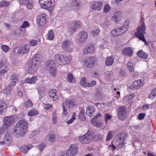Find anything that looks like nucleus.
<instances>
[{"mask_svg":"<svg viewBox=\"0 0 156 156\" xmlns=\"http://www.w3.org/2000/svg\"><path fill=\"white\" fill-rule=\"evenodd\" d=\"M41 61L40 55L37 54L34 55L33 58L32 63L27 64L25 67L27 72L31 74H34L37 71Z\"/></svg>","mask_w":156,"mask_h":156,"instance_id":"1","label":"nucleus"},{"mask_svg":"<svg viewBox=\"0 0 156 156\" xmlns=\"http://www.w3.org/2000/svg\"><path fill=\"white\" fill-rule=\"evenodd\" d=\"M28 129L27 123L23 120L20 121L14 126L13 131L15 135L21 136H24L27 133Z\"/></svg>","mask_w":156,"mask_h":156,"instance_id":"2","label":"nucleus"},{"mask_svg":"<svg viewBox=\"0 0 156 156\" xmlns=\"http://www.w3.org/2000/svg\"><path fill=\"white\" fill-rule=\"evenodd\" d=\"M144 18H141V25L140 26L137 30V31L135 34L137 37H138L140 40L144 42L145 44H147V41L145 39L144 34L145 33V31L146 29V26L144 22Z\"/></svg>","mask_w":156,"mask_h":156,"instance_id":"3","label":"nucleus"},{"mask_svg":"<svg viewBox=\"0 0 156 156\" xmlns=\"http://www.w3.org/2000/svg\"><path fill=\"white\" fill-rule=\"evenodd\" d=\"M54 58L58 61L60 65L65 66L69 64V61L72 59V57L70 55L66 56L65 55L57 54L55 55Z\"/></svg>","mask_w":156,"mask_h":156,"instance_id":"4","label":"nucleus"},{"mask_svg":"<svg viewBox=\"0 0 156 156\" xmlns=\"http://www.w3.org/2000/svg\"><path fill=\"white\" fill-rule=\"evenodd\" d=\"M129 21H126L121 27L116 28L113 30L111 33L114 36H119L126 31L129 28Z\"/></svg>","mask_w":156,"mask_h":156,"instance_id":"5","label":"nucleus"},{"mask_svg":"<svg viewBox=\"0 0 156 156\" xmlns=\"http://www.w3.org/2000/svg\"><path fill=\"white\" fill-rule=\"evenodd\" d=\"M41 7L49 11L52 10L55 5L54 0H39Z\"/></svg>","mask_w":156,"mask_h":156,"instance_id":"6","label":"nucleus"},{"mask_svg":"<svg viewBox=\"0 0 156 156\" xmlns=\"http://www.w3.org/2000/svg\"><path fill=\"white\" fill-rule=\"evenodd\" d=\"M56 65V62L55 60L50 59L47 61L45 63V68L48 70L52 71L51 72L50 75L53 77L55 76V67Z\"/></svg>","mask_w":156,"mask_h":156,"instance_id":"7","label":"nucleus"},{"mask_svg":"<svg viewBox=\"0 0 156 156\" xmlns=\"http://www.w3.org/2000/svg\"><path fill=\"white\" fill-rule=\"evenodd\" d=\"M126 134L125 133H121L118 135L117 137L116 143L118 144L117 147L120 149L124 147L126 143Z\"/></svg>","mask_w":156,"mask_h":156,"instance_id":"8","label":"nucleus"},{"mask_svg":"<svg viewBox=\"0 0 156 156\" xmlns=\"http://www.w3.org/2000/svg\"><path fill=\"white\" fill-rule=\"evenodd\" d=\"M96 60V59L95 57H88L83 59L82 64L85 66L91 68L95 65Z\"/></svg>","mask_w":156,"mask_h":156,"instance_id":"9","label":"nucleus"},{"mask_svg":"<svg viewBox=\"0 0 156 156\" xmlns=\"http://www.w3.org/2000/svg\"><path fill=\"white\" fill-rule=\"evenodd\" d=\"M47 15L45 13H42L38 15L36 17V23L38 26H44L46 22Z\"/></svg>","mask_w":156,"mask_h":156,"instance_id":"10","label":"nucleus"},{"mask_svg":"<svg viewBox=\"0 0 156 156\" xmlns=\"http://www.w3.org/2000/svg\"><path fill=\"white\" fill-rule=\"evenodd\" d=\"M73 44L71 41L66 39L62 43L61 47L65 51L71 52L72 51Z\"/></svg>","mask_w":156,"mask_h":156,"instance_id":"11","label":"nucleus"},{"mask_svg":"<svg viewBox=\"0 0 156 156\" xmlns=\"http://www.w3.org/2000/svg\"><path fill=\"white\" fill-rule=\"evenodd\" d=\"M78 153V149L76 146L71 144L66 151V156H74Z\"/></svg>","mask_w":156,"mask_h":156,"instance_id":"12","label":"nucleus"},{"mask_svg":"<svg viewBox=\"0 0 156 156\" xmlns=\"http://www.w3.org/2000/svg\"><path fill=\"white\" fill-rule=\"evenodd\" d=\"M145 83L144 80H138L135 81L133 85L129 87L131 90H136L142 87L144 85Z\"/></svg>","mask_w":156,"mask_h":156,"instance_id":"13","label":"nucleus"},{"mask_svg":"<svg viewBox=\"0 0 156 156\" xmlns=\"http://www.w3.org/2000/svg\"><path fill=\"white\" fill-rule=\"evenodd\" d=\"M14 118L11 116H7L4 119V123L1 127L5 130L7 129L9 126L12 124Z\"/></svg>","mask_w":156,"mask_h":156,"instance_id":"14","label":"nucleus"},{"mask_svg":"<svg viewBox=\"0 0 156 156\" xmlns=\"http://www.w3.org/2000/svg\"><path fill=\"white\" fill-rule=\"evenodd\" d=\"M87 33L85 31H81L78 34V40L80 43H83L86 41L88 39Z\"/></svg>","mask_w":156,"mask_h":156,"instance_id":"15","label":"nucleus"},{"mask_svg":"<svg viewBox=\"0 0 156 156\" xmlns=\"http://www.w3.org/2000/svg\"><path fill=\"white\" fill-rule=\"evenodd\" d=\"M96 82L95 80H93L89 83L86 80V79L85 77H82L81 79L80 84L82 87H91L96 84Z\"/></svg>","mask_w":156,"mask_h":156,"instance_id":"16","label":"nucleus"},{"mask_svg":"<svg viewBox=\"0 0 156 156\" xmlns=\"http://www.w3.org/2000/svg\"><path fill=\"white\" fill-rule=\"evenodd\" d=\"M103 5V2H95L91 5L90 8L93 11H99L101 9Z\"/></svg>","mask_w":156,"mask_h":156,"instance_id":"17","label":"nucleus"},{"mask_svg":"<svg viewBox=\"0 0 156 156\" xmlns=\"http://www.w3.org/2000/svg\"><path fill=\"white\" fill-rule=\"evenodd\" d=\"M92 138V134H87L79 137V139L81 143L86 144L89 142Z\"/></svg>","mask_w":156,"mask_h":156,"instance_id":"18","label":"nucleus"},{"mask_svg":"<svg viewBox=\"0 0 156 156\" xmlns=\"http://www.w3.org/2000/svg\"><path fill=\"white\" fill-rule=\"evenodd\" d=\"M11 143V136L9 133H6L5 135L3 141H0V145L4 144L6 145H10Z\"/></svg>","mask_w":156,"mask_h":156,"instance_id":"19","label":"nucleus"},{"mask_svg":"<svg viewBox=\"0 0 156 156\" xmlns=\"http://www.w3.org/2000/svg\"><path fill=\"white\" fill-rule=\"evenodd\" d=\"M30 48L27 44H25L24 46L21 47L20 49L17 48H16L14 50V53H16V51L17 50V53L18 54H24L26 53H27L29 51Z\"/></svg>","mask_w":156,"mask_h":156,"instance_id":"20","label":"nucleus"},{"mask_svg":"<svg viewBox=\"0 0 156 156\" xmlns=\"http://www.w3.org/2000/svg\"><path fill=\"white\" fill-rule=\"evenodd\" d=\"M95 48L92 44L87 45L83 48V51L85 54L89 53H92L95 51Z\"/></svg>","mask_w":156,"mask_h":156,"instance_id":"21","label":"nucleus"},{"mask_svg":"<svg viewBox=\"0 0 156 156\" xmlns=\"http://www.w3.org/2000/svg\"><path fill=\"white\" fill-rule=\"evenodd\" d=\"M126 115V108L125 107L120 108L118 112V116L119 119L121 120H123Z\"/></svg>","mask_w":156,"mask_h":156,"instance_id":"22","label":"nucleus"},{"mask_svg":"<svg viewBox=\"0 0 156 156\" xmlns=\"http://www.w3.org/2000/svg\"><path fill=\"white\" fill-rule=\"evenodd\" d=\"M122 16V12L120 11H118L115 13L114 16L112 17V19L115 21L118 22L121 20Z\"/></svg>","mask_w":156,"mask_h":156,"instance_id":"23","label":"nucleus"},{"mask_svg":"<svg viewBox=\"0 0 156 156\" xmlns=\"http://www.w3.org/2000/svg\"><path fill=\"white\" fill-rule=\"evenodd\" d=\"M122 52L123 54L129 56H131L133 54V50L131 47H127L124 48Z\"/></svg>","mask_w":156,"mask_h":156,"instance_id":"24","label":"nucleus"},{"mask_svg":"<svg viewBox=\"0 0 156 156\" xmlns=\"http://www.w3.org/2000/svg\"><path fill=\"white\" fill-rule=\"evenodd\" d=\"M80 0H72L71 3V8L74 10L78 9L80 5Z\"/></svg>","mask_w":156,"mask_h":156,"instance_id":"25","label":"nucleus"},{"mask_svg":"<svg viewBox=\"0 0 156 156\" xmlns=\"http://www.w3.org/2000/svg\"><path fill=\"white\" fill-rule=\"evenodd\" d=\"M56 90L54 89L50 90L48 93L49 97L52 98L54 101H56L58 98V96L56 94Z\"/></svg>","mask_w":156,"mask_h":156,"instance_id":"26","label":"nucleus"},{"mask_svg":"<svg viewBox=\"0 0 156 156\" xmlns=\"http://www.w3.org/2000/svg\"><path fill=\"white\" fill-rule=\"evenodd\" d=\"M37 77L35 76H33L32 78H27L24 80V82L29 84H34L37 80Z\"/></svg>","mask_w":156,"mask_h":156,"instance_id":"27","label":"nucleus"},{"mask_svg":"<svg viewBox=\"0 0 156 156\" xmlns=\"http://www.w3.org/2000/svg\"><path fill=\"white\" fill-rule=\"evenodd\" d=\"M75 100L72 99L71 100H67L65 101L66 106L70 108H72L75 106Z\"/></svg>","mask_w":156,"mask_h":156,"instance_id":"28","label":"nucleus"},{"mask_svg":"<svg viewBox=\"0 0 156 156\" xmlns=\"http://www.w3.org/2000/svg\"><path fill=\"white\" fill-rule=\"evenodd\" d=\"M95 109L94 107L92 105H90L88 107L86 110V114L89 116H91L94 114Z\"/></svg>","mask_w":156,"mask_h":156,"instance_id":"29","label":"nucleus"},{"mask_svg":"<svg viewBox=\"0 0 156 156\" xmlns=\"http://www.w3.org/2000/svg\"><path fill=\"white\" fill-rule=\"evenodd\" d=\"M7 110L6 104L2 101H0V114L6 111Z\"/></svg>","mask_w":156,"mask_h":156,"instance_id":"30","label":"nucleus"},{"mask_svg":"<svg viewBox=\"0 0 156 156\" xmlns=\"http://www.w3.org/2000/svg\"><path fill=\"white\" fill-rule=\"evenodd\" d=\"M33 147V146L31 144L29 145L28 146L24 145L20 147V150L22 152L25 153Z\"/></svg>","mask_w":156,"mask_h":156,"instance_id":"31","label":"nucleus"},{"mask_svg":"<svg viewBox=\"0 0 156 156\" xmlns=\"http://www.w3.org/2000/svg\"><path fill=\"white\" fill-rule=\"evenodd\" d=\"M137 54L139 57L143 59H146L148 57L147 54L142 50H140L139 51Z\"/></svg>","mask_w":156,"mask_h":156,"instance_id":"32","label":"nucleus"},{"mask_svg":"<svg viewBox=\"0 0 156 156\" xmlns=\"http://www.w3.org/2000/svg\"><path fill=\"white\" fill-rule=\"evenodd\" d=\"M45 91V87H44L43 86L41 87H39L38 89V92L40 95L39 99L40 100H41V99L42 97L44 95Z\"/></svg>","mask_w":156,"mask_h":156,"instance_id":"33","label":"nucleus"},{"mask_svg":"<svg viewBox=\"0 0 156 156\" xmlns=\"http://www.w3.org/2000/svg\"><path fill=\"white\" fill-rule=\"evenodd\" d=\"M135 94L134 93L130 94L129 96L126 97L124 98V100L126 101L127 102L126 104H129L131 101V100L134 97Z\"/></svg>","mask_w":156,"mask_h":156,"instance_id":"34","label":"nucleus"},{"mask_svg":"<svg viewBox=\"0 0 156 156\" xmlns=\"http://www.w3.org/2000/svg\"><path fill=\"white\" fill-rule=\"evenodd\" d=\"M114 62V59L113 57L110 56L107 58L105 61L106 65L107 66H110L112 65Z\"/></svg>","mask_w":156,"mask_h":156,"instance_id":"35","label":"nucleus"},{"mask_svg":"<svg viewBox=\"0 0 156 156\" xmlns=\"http://www.w3.org/2000/svg\"><path fill=\"white\" fill-rule=\"evenodd\" d=\"M99 23L102 27L105 29L107 28L110 25V22L108 20L101 22Z\"/></svg>","mask_w":156,"mask_h":156,"instance_id":"36","label":"nucleus"},{"mask_svg":"<svg viewBox=\"0 0 156 156\" xmlns=\"http://www.w3.org/2000/svg\"><path fill=\"white\" fill-rule=\"evenodd\" d=\"M54 37V34L52 30H50L48 32L47 39L49 40H52Z\"/></svg>","mask_w":156,"mask_h":156,"instance_id":"37","label":"nucleus"},{"mask_svg":"<svg viewBox=\"0 0 156 156\" xmlns=\"http://www.w3.org/2000/svg\"><path fill=\"white\" fill-rule=\"evenodd\" d=\"M127 68L130 73L134 72V69L133 63L131 62H129L127 64Z\"/></svg>","mask_w":156,"mask_h":156,"instance_id":"38","label":"nucleus"},{"mask_svg":"<svg viewBox=\"0 0 156 156\" xmlns=\"http://www.w3.org/2000/svg\"><path fill=\"white\" fill-rule=\"evenodd\" d=\"M38 114L37 111L35 109H33L30 110L27 113V115L29 116H34L37 115Z\"/></svg>","mask_w":156,"mask_h":156,"instance_id":"39","label":"nucleus"},{"mask_svg":"<svg viewBox=\"0 0 156 156\" xmlns=\"http://www.w3.org/2000/svg\"><path fill=\"white\" fill-rule=\"evenodd\" d=\"M12 88L10 86H7L3 90V92L7 95L10 94L11 92Z\"/></svg>","mask_w":156,"mask_h":156,"instance_id":"40","label":"nucleus"},{"mask_svg":"<svg viewBox=\"0 0 156 156\" xmlns=\"http://www.w3.org/2000/svg\"><path fill=\"white\" fill-rule=\"evenodd\" d=\"M66 80L69 83L73 82L74 80L73 75L71 73H68L67 76Z\"/></svg>","mask_w":156,"mask_h":156,"instance_id":"41","label":"nucleus"},{"mask_svg":"<svg viewBox=\"0 0 156 156\" xmlns=\"http://www.w3.org/2000/svg\"><path fill=\"white\" fill-rule=\"evenodd\" d=\"M72 25L75 27L77 29L81 28L82 25L81 22L79 21H76L73 22Z\"/></svg>","mask_w":156,"mask_h":156,"instance_id":"42","label":"nucleus"},{"mask_svg":"<svg viewBox=\"0 0 156 156\" xmlns=\"http://www.w3.org/2000/svg\"><path fill=\"white\" fill-rule=\"evenodd\" d=\"M85 111L83 109H81L79 115L80 119L82 121H84L85 119V118L84 115Z\"/></svg>","mask_w":156,"mask_h":156,"instance_id":"43","label":"nucleus"},{"mask_svg":"<svg viewBox=\"0 0 156 156\" xmlns=\"http://www.w3.org/2000/svg\"><path fill=\"white\" fill-rule=\"evenodd\" d=\"M76 114L75 112H73L72 118L66 122L68 124H69L72 123L76 119Z\"/></svg>","mask_w":156,"mask_h":156,"instance_id":"44","label":"nucleus"},{"mask_svg":"<svg viewBox=\"0 0 156 156\" xmlns=\"http://www.w3.org/2000/svg\"><path fill=\"white\" fill-rule=\"evenodd\" d=\"M156 95V88L152 90L151 93L149 95V98L151 99H153Z\"/></svg>","mask_w":156,"mask_h":156,"instance_id":"45","label":"nucleus"},{"mask_svg":"<svg viewBox=\"0 0 156 156\" xmlns=\"http://www.w3.org/2000/svg\"><path fill=\"white\" fill-rule=\"evenodd\" d=\"M114 133V132L112 131H110L108 132L107 136L106 141H108L112 138Z\"/></svg>","mask_w":156,"mask_h":156,"instance_id":"46","label":"nucleus"},{"mask_svg":"<svg viewBox=\"0 0 156 156\" xmlns=\"http://www.w3.org/2000/svg\"><path fill=\"white\" fill-rule=\"evenodd\" d=\"M33 103L30 99L28 100L24 103V106L27 108H29L33 106Z\"/></svg>","mask_w":156,"mask_h":156,"instance_id":"47","label":"nucleus"},{"mask_svg":"<svg viewBox=\"0 0 156 156\" xmlns=\"http://www.w3.org/2000/svg\"><path fill=\"white\" fill-rule=\"evenodd\" d=\"M112 116L109 113H106L105 115V121L107 124H108V121L110 120L112 118Z\"/></svg>","mask_w":156,"mask_h":156,"instance_id":"48","label":"nucleus"},{"mask_svg":"<svg viewBox=\"0 0 156 156\" xmlns=\"http://www.w3.org/2000/svg\"><path fill=\"white\" fill-rule=\"evenodd\" d=\"M1 48L2 50L5 53H7L10 50V48L8 46L5 45H2Z\"/></svg>","mask_w":156,"mask_h":156,"instance_id":"49","label":"nucleus"},{"mask_svg":"<svg viewBox=\"0 0 156 156\" xmlns=\"http://www.w3.org/2000/svg\"><path fill=\"white\" fill-rule=\"evenodd\" d=\"M100 33V30L98 29L92 30L91 32V35L94 37L97 36Z\"/></svg>","mask_w":156,"mask_h":156,"instance_id":"50","label":"nucleus"},{"mask_svg":"<svg viewBox=\"0 0 156 156\" xmlns=\"http://www.w3.org/2000/svg\"><path fill=\"white\" fill-rule=\"evenodd\" d=\"M27 8L29 9H31L33 8L34 6L33 2L31 0H29V2L26 5Z\"/></svg>","mask_w":156,"mask_h":156,"instance_id":"51","label":"nucleus"},{"mask_svg":"<svg viewBox=\"0 0 156 156\" xmlns=\"http://www.w3.org/2000/svg\"><path fill=\"white\" fill-rule=\"evenodd\" d=\"M55 138V135L54 134H51L49 136L48 140L50 142H52L54 141Z\"/></svg>","mask_w":156,"mask_h":156,"instance_id":"52","label":"nucleus"},{"mask_svg":"<svg viewBox=\"0 0 156 156\" xmlns=\"http://www.w3.org/2000/svg\"><path fill=\"white\" fill-rule=\"evenodd\" d=\"M110 9L109 5L108 4H105L104 8L103 11L105 13H107L110 11Z\"/></svg>","mask_w":156,"mask_h":156,"instance_id":"53","label":"nucleus"},{"mask_svg":"<svg viewBox=\"0 0 156 156\" xmlns=\"http://www.w3.org/2000/svg\"><path fill=\"white\" fill-rule=\"evenodd\" d=\"M37 40H31L28 42V44L30 46L33 47L35 46L37 44Z\"/></svg>","mask_w":156,"mask_h":156,"instance_id":"54","label":"nucleus"},{"mask_svg":"<svg viewBox=\"0 0 156 156\" xmlns=\"http://www.w3.org/2000/svg\"><path fill=\"white\" fill-rule=\"evenodd\" d=\"M29 24L27 21H24L20 27V29H21L22 28H23V29H25L26 27H29Z\"/></svg>","mask_w":156,"mask_h":156,"instance_id":"55","label":"nucleus"},{"mask_svg":"<svg viewBox=\"0 0 156 156\" xmlns=\"http://www.w3.org/2000/svg\"><path fill=\"white\" fill-rule=\"evenodd\" d=\"M9 3L8 2L3 1L0 2V6L2 7H5L9 5Z\"/></svg>","mask_w":156,"mask_h":156,"instance_id":"56","label":"nucleus"},{"mask_svg":"<svg viewBox=\"0 0 156 156\" xmlns=\"http://www.w3.org/2000/svg\"><path fill=\"white\" fill-rule=\"evenodd\" d=\"M18 79V76L17 75L13 74L10 77V81L12 80H16L17 81Z\"/></svg>","mask_w":156,"mask_h":156,"instance_id":"57","label":"nucleus"},{"mask_svg":"<svg viewBox=\"0 0 156 156\" xmlns=\"http://www.w3.org/2000/svg\"><path fill=\"white\" fill-rule=\"evenodd\" d=\"M46 145L44 144H41L38 145L37 147L40 151H42L45 147Z\"/></svg>","mask_w":156,"mask_h":156,"instance_id":"58","label":"nucleus"},{"mask_svg":"<svg viewBox=\"0 0 156 156\" xmlns=\"http://www.w3.org/2000/svg\"><path fill=\"white\" fill-rule=\"evenodd\" d=\"M43 107L44 109L46 110H48L51 108L52 107V105L51 104H45L43 105Z\"/></svg>","mask_w":156,"mask_h":156,"instance_id":"59","label":"nucleus"},{"mask_svg":"<svg viewBox=\"0 0 156 156\" xmlns=\"http://www.w3.org/2000/svg\"><path fill=\"white\" fill-rule=\"evenodd\" d=\"M77 29L73 25V26L69 29V31L71 33H73Z\"/></svg>","mask_w":156,"mask_h":156,"instance_id":"60","label":"nucleus"},{"mask_svg":"<svg viewBox=\"0 0 156 156\" xmlns=\"http://www.w3.org/2000/svg\"><path fill=\"white\" fill-rule=\"evenodd\" d=\"M52 121L54 124L57 122L56 114L55 112H54L53 114Z\"/></svg>","mask_w":156,"mask_h":156,"instance_id":"61","label":"nucleus"},{"mask_svg":"<svg viewBox=\"0 0 156 156\" xmlns=\"http://www.w3.org/2000/svg\"><path fill=\"white\" fill-rule=\"evenodd\" d=\"M62 107L63 108V114L64 115H66L67 116H68L69 114L67 112V110L65 108V106L63 103L62 104Z\"/></svg>","mask_w":156,"mask_h":156,"instance_id":"62","label":"nucleus"},{"mask_svg":"<svg viewBox=\"0 0 156 156\" xmlns=\"http://www.w3.org/2000/svg\"><path fill=\"white\" fill-rule=\"evenodd\" d=\"M115 4L118 6H121L123 3L122 0H115Z\"/></svg>","mask_w":156,"mask_h":156,"instance_id":"63","label":"nucleus"},{"mask_svg":"<svg viewBox=\"0 0 156 156\" xmlns=\"http://www.w3.org/2000/svg\"><path fill=\"white\" fill-rule=\"evenodd\" d=\"M151 105L148 104H145L142 106V108L145 110H147L149 108H151Z\"/></svg>","mask_w":156,"mask_h":156,"instance_id":"64","label":"nucleus"}]
</instances>
